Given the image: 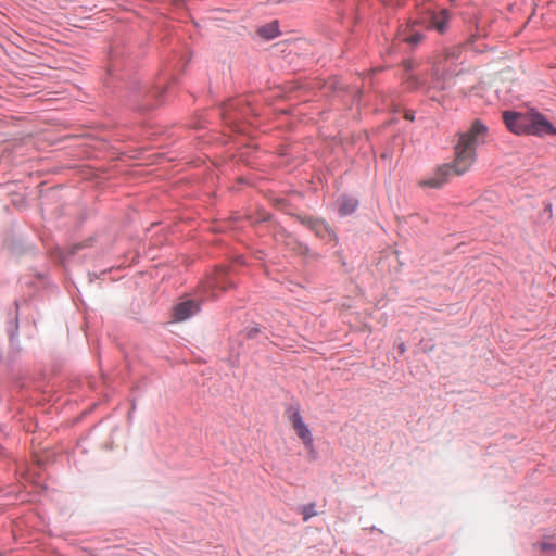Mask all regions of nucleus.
Wrapping results in <instances>:
<instances>
[{"label": "nucleus", "instance_id": "obj_3", "mask_svg": "<svg viewBox=\"0 0 556 556\" xmlns=\"http://www.w3.org/2000/svg\"><path fill=\"white\" fill-rule=\"evenodd\" d=\"M287 415L292 424V427L294 431L296 432L298 437L302 440L303 444L307 450L313 448V435L311 433V430L304 422L299 407L290 406L287 409Z\"/></svg>", "mask_w": 556, "mask_h": 556}, {"label": "nucleus", "instance_id": "obj_7", "mask_svg": "<svg viewBox=\"0 0 556 556\" xmlns=\"http://www.w3.org/2000/svg\"><path fill=\"white\" fill-rule=\"evenodd\" d=\"M450 17V12L446 9H442L438 13L431 12L427 28L435 29L438 33L443 34L447 29Z\"/></svg>", "mask_w": 556, "mask_h": 556}, {"label": "nucleus", "instance_id": "obj_13", "mask_svg": "<svg viewBox=\"0 0 556 556\" xmlns=\"http://www.w3.org/2000/svg\"><path fill=\"white\" fill-rule=\"evenodd\" d=\"M302 515H303V519L305 521H307L309 518L315 516L316 515L315 505L314 504H308V505L304 506L303 509H302Z\"/></svg>", "mask_w": 556, "mask_h": 556}, {"label": "nucleus", "instance_id": "obj_16", "mask_svg": "<svg viewBox=\"0 0 556 556\" xmlns=\"http://www.w3.org/2000/svg\"><path fill=\"white\" fill-rule=\"evenodd\" d=\"M405 118H406V119H409V121H413V119H414L413 115H410V114H408V113H407V114H405Z\"/></svg>", "mask_w": 556, "mask_h": 556}, {"label": "nucleus", "instance_id": "obj_4", "mask_svg": "<svg viewBox=\"0 0 556 556\" xmlns=\"http://www.w3.org/2000/svg\"><path fill=\"white\" fill-rule=\"evenodd\" d=\"M556 135V128L539 112H529L527 135Z\"/></svg>", "mask_w": 556, "mask_h": 556}, {"label": "nucleus", "instance_id": "obj_6", "mask_svg": "<svg viewBox=\"0 0 556 556\" xmlns=\"http://www.w3.org/2000/svg\"><path fill=\"white\" fill-rule=\"evenodd\" d=\"M230 283L226 282V271L225 269H218L212 277H210L204 283L203 289L205 292H210V296L215 298L216 289L226 290Z\"/></svg>", "mask_w": 556, "mask_h": 556}, {"label": "nucleus", "instance_id": "obj_5", "mask_svg": "<svg viewBox=\"0 0 556 556\" xmlns=\"http://www.w3.org/2000/svg\"><path fill=\"white\" fill-rule=\"evenodd\" d=\"M503 119L506 127L517 135L527 134L528 121H529V112L528 113H517L506 111L503 113Z\"/></svg>", "mask_w": 556, "mask_h": 556}, {"label": "nucleus", "instance_id": "obj_1", "mask_svg": "<svg viewBox=\"0 0 556 556\" xmlns=\"http://www.w3.org/2000/svg\"><path fill=\"white\" fill-rule=\"evenodd\" d=\"M486 134L488 127L481 121L476 119L466 131L458 134L453 162L440 166L431 177L420 180L419 185L438 189L452 175L460 176L467 173L476 161V149L484 143Z\"/></svg>", "mask_w": 556, "mask_h": 556}, {"label": "nucleus", "instance_id": "obj_8", "mask_svg": "<svg viewBox=\"0 0 556 556\" xmlns=\"http://www.w3.org/2000/svg\"><path fill=\"white\" fill-rule=\"evenodd\" d=\"M200 309L199 304L193 300H187L177 304L174 308V319L176 321H184L189 317L197 314Z\"/></svg>", "mask_w": 556, "mask_h": 556}, {"label": "nucleus", "instance_id": "obj_10", "mask_svg": "<svg viewBox=\"0 0 556 556\" xmlns=\"http://www.w3.org/2000/svg\"><path fill=\"white\" fill-rule=\"evenodd\" d=\"M302 223L306 225L309 229H312L318 237L324 238L326 235H330V229L328 225L323 220L307 217L302 218Z\"/></svg>", "mask_w": 556, "mask_h": 556}, {"label": "nucleus", "instance_id": "obj_14", "mask_svg": "<svg viewBox=\"0 0 556 556\" xmlns=\"http://www.w3.org/2000/svg\"><path fill=\"white\" fill-rule=\"evenodd\" d=\"M424 39V36L419 33L413 34L406 37L404 40L408 43L417 45Z\"/></svg>", "mask_w": 556, "mask_h": 556}, {"label": "nucleus", "instance_id": "obj_12", "mask_svg": "<svg viewBox=\"0 0 556 556\" xmlns=\"http://www.w3.org/2000/svg\"><path fill=\"white\" fill-rule=\"evenodd\" d=\"M405 85H406V88L410 89V90H416L421 87H425V84L421 83L420 79L413 74L407 76V78L405 80Z\"/></svg>", "mask_w": 556, "mask_h": 556}, {"label": "nucleus", "instance_id": "obj_15", "mask_svg": "<svg viewBox=\"0 0 556 556\" xmlns=\"http://www.w3.org/2000/svg\"><path fill=\"white\" fill-rule=\"evenodd\" d=\"M404 64H405L406 70H410L412 68V62L407 61Z\"/></svg>", "mask_w": 556, "mask_h": 556}, {"label": "nucleus", "instance_id": "obj_2", "mask_svg": "<svg viewBox=\"0 0 556 556\" xmlns=\"http://www.w3.org/2000/svg\"><path fill=\"white\" fill-rule=\"evenodd\" d=\"M458 49L446 50L442 55L437 56L433 60L431 75L432 85L425 87V92L429 93L430 90H444L446 89L445 84V65L444 61L448 58H457Z\"/></svg>", "mask_w": 556, "mask_h": 556}, {"label": "nucleus", "instance_id": "obj_11", "mask_svg": "<svg viewBox=\"0 0 556 556\" xmlns=\"http://www.w3.org/2000/svg\"><path fill=\"white\" fill-rule=\"evenodd\" d=\"M257 33L266 39H273L278 35V25L276 22L270 23L267 26L261 27Z\"/></svg>", "mask_w": 556, "mask_h": 556}, {"label": "nucleus", "instance_id": "obj_9", "mask_svg": "<svg viewBox=\"0 0 556 556\" xmlns=\"http://www.w3.org/2000/svg\"><path fill=\"white\" fill-rule=\"evenodd\" d=\"M339 213L342 216L350 215L355 212L358 206V201L351 197H340L337 201Z\"/></svg>", "mask_w": 556, "mask_h": 556}, {"label": "nucleus", "instance_id": "obj_17", "mask_svg": "<svg viewBox=\"0 0 556 556\" xmlns=\"http://www.w3.org/2000/svg\"><path fill=\"white\" fill-rule=\"evenodd\" d=\"M257 331H258L257 329H252V330H250L249 336H250V337H252V336H253V334H255Z\"/></svg>", "mask_w": 556, "mask_h": 556}]
</instances>
